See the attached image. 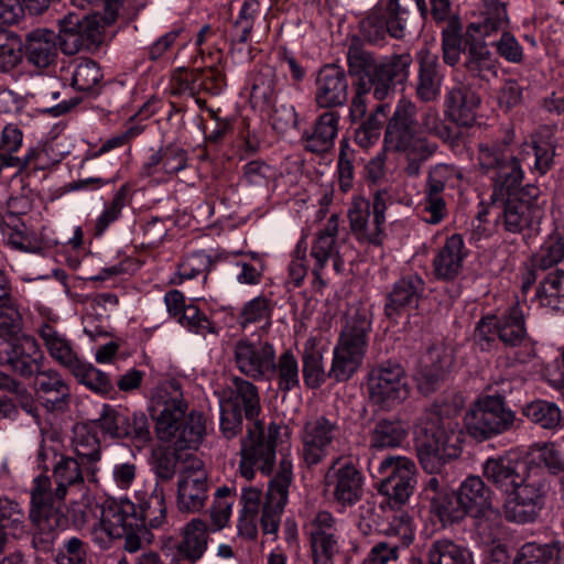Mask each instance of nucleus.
I'll list each match as a JSON object with an SVG mask.
<instances>
[{
	"instance_id": "f257e3e1",
	"label": "nucleus",
	"mask_w": 564,
	"mask_h": 564,
	"mask_svg": "<svg viewBox=\"0 0 564 564\" xmlns=\"http://www.w3.org/2000/svg\"><path fill=\"white\" fill-rule=\"evenodd\" d=\"M371 313L369 307L356 302L347 307L345 325L334 347L332 368L326 373L323 365V352L315 337H310L303 346V377L307 387L319 388L327 377L337 382L346 381L360 367L368 346L371 330Z\"/></svg>"
},
{
	"instance_id": "f03ea898",
	"label": "nucleus",
	"mask_w": 564,
	"mask_h": 564,
	"mask_svg": "<svg viewBox=\"0 0 564 564\" xmlns=\"http://www.w3.org/2000/svg\"><path fill=\"white\" fill-rule=\"evenodd\" d=\"M151 415L160 441L171 444L176 452L196 449L206 433V421L200 412L185 415L187 403L181 387L169 381L158 387L151 399Z\"/></svg>"
},
{
	"instance_id": "7ed1b4c3",
	"label": "nucleus",
	"mask_w": 564,
	"mask_h": 564,
	"mask_svg": "<svg viewBox=\"0 0 564 564\" xmlns=\"http://www.w3.org/2000/svg\"><path fill=\"white\" fill-rule=\"evenodd\" d=\"M348 74L352 84L365 83L375 87V99L382 101L395 93L397 84L408 80L413 62L409 53L392 54L378 59L358 40L347 48Z\"/></svg>"
},
{
	"instance_id": "20e7f679",
	"label": "nucleus",
	"mask_w": 564,
	"mask_h": 564,
	"mask_svg": "<svg viewBox=\"0 0 564 564\" xmlns=\"http://www.w3.org/2000/svg\"><path fill=\"white\" fill-rule=\"evenodd\" d=\"M93 538L101 547H108L111 540L123 539V549L129 553L138 552L142 542L151 541V533L143 528L137 506L129 499L107 500L101 518L93 530Z\"/></svg>"
},
{
	"instance_id": "39448f33",
	"label": "nucleus",
	"mask_w": 564,
	"mask_h": 564,
	"mask_svg": "<svg viewBox=\"0 0 564 564\" xmlns=\"http://www.w3.org/2000/svg\"><path fill=\"white\" fill-rule=\"evenodd\" d=\"M423 424L424 437L416 445L419 463L426 473L436 475L460 455L462 432L456 423L435 412L426 413Z\"/></svg>"
},
{
	"instance_id": "423d86ee",
	"label": "nucleus",
	"mask_w": 564,
	"mask_h": 564,
	"mask_svg": "<svg viewBox=\"0 0 564 564\" xmlns=\"http://www.w3.org/2000/svg\"><path fill=\"white\" fill-rule=\"evenodd\" d=\"M498 338L507 347H522L516 360L525 364L536 355L528 336L522 307L517 303L499 316L482 317L476 325L474 339L481 350H488Z\"/></svg>"
},
{
	"instance_id": "0eeeda50",
	"label": "nucleus",
	"mask_w": 564,
	"mask_h": 564,
	"mask_svg": "<svg viewBox=\"0 0 564 564\" xmlns=\"http://www.w3.org/2000/svg\"><path fill=\"white\" fill-rule=\"evenodd\" d=\"M501 386H508V389L502 387L495 394L477 399L465 414V427L475 440L485 441L514 427L516 413L505 401L510 382L502 380Z\"/></svg>"
},
{
	"instance_id": "6e6552de",
	"label": "nucleus",
	"mask_w": 564,
	"mask_h": 564,
	"mask_svg": "<svg viewBox=\"0 0 564 564\" xmlns=\"http://www.w3.org/2000/svg\"><path fill=\"white\" fill-rule=\"evenodd\" d=\"M477 161L484 173H491L494 203L506 197L519 196L523 192L522 167L518 158L507 153V144L480 143Z\"/></svg>"
},
{
	"instance_id": "1a4fd4ad",
	"label": "nucleus",
	"mask_w": 564,
	"mask_h": 564,
	"mask_svg": "<svg viewBox=\"0 0 564 564\" xmlns=\"http://www.w3.org/2000/svg\"><path fill=\"white\" fill-rule=\"evenodd\" d=\"M417 111V106L412 100H398L384 131L386 150L417 152L423 159L431 158L436 152V143L419 135Z\"/></svg>"
},
{
	"instance_id": "9d476101",
	"label": "nucleus",
	"mask_w": 564,
	"mask_h": 564,
	"mask_svg": "<svg viewBox=\"0 0 564 564\" xmlns=\"http://www.w3.org/2000/svg\"><path fill=\"white\" fill-rule=\"evenodd\" d=\"M280 431L281 425L276 422H271L267 430L259 420L248 425L240 447L239 471L243 478L252 479L257 470L264 475L273 471Z\"/></svg>"
},
{
	"instance_id": "9b49d317",
	"label": "nucleus",
	"mask_w": 564,
	"mask_h": 564,
	"mask_svg": "<svg viewBox=\"0 0 564 564\" xmlns=\"http://www.w3.org/2000/svg\"><path fill=\"white\" fill-rule=\"evenodd\" d=\"M62 500L51 490L48 477L34 479L29 518L39 531V535L33 539L35 546L48 549L55 539V530L66 525Z\"/></svg>"
},
{
	"instance_id": "f8f14e48",
	"label": "nucleus",
	"mask_w": 564,
	"mask_h": 564,
	"mask_svg": "<svg viewBox=\"0 0 564 564\" xmlns=\"http://www.w3.org/2000/svg\"><path fill=\"white\" fill-rule=\"evenodd\" d=\"M499 202L502 205L496 225L507 232L522 234L534 229L543 217L544 200L535 185L528 184L519 196L506 197Z\"/></svg>"
},
{
	"instance_id": "ddd939ff",
	"label": "nucleus",
	"mask_w": 564,
	"mask_h": 564,
	"mask_svg": "<svg viewBox=\"0 0 564 564\" xmlns=\"http://www.w3.org/2000/svg\"><path fill=\"white\" fill-rule=\"evenodd\" d=\"M377 488L392 506L404 505L416 486L415 463L405 456L389 455L377 467Z\"/></svg>"
},
{
	"instance_id": "4468645a",
	"label": "nucleus",
	"mask_w": 564,
	"mask_h": 564,
	"mask_svg": "<svg viewBox=\"0 0 564 564\" xmlns=\"http://www.w3.org/2000/svg\"><path fill=\"white\" fill-rule=\"evenodd\" d=\"M324 486L334 503L351 508L364 497L365 477L351 460L337 457L325 473Z\"/></svg>"
},
{
	"instance_id": "2eb2a0df",
	"label": "nucleus",
	"mask_w": 564,
	"mask_h": 564,
	"mask_svg": "<svg viewBox=\"0 0 564 564\" xmlns=\"http://www.w3.org/2000/svg\"><path fill=\"white\" fill-rule=\"evenodd\" d=\"M411 0H388L384 9L370 12L360 22V32L366 41L378 44L387 35L401 40L405 36Z\"/></svg>"
},
{
	"instance_id": "dca6fc26",
	"label": "nucleus",
	"mask_w": 564,
	"mask_h": 564,
	"mask_svg": "<svg viewBox=\"0 0 564 564\" xmlns=\"http://www.w3.org/2000/svg\"><path fill=\"white\" fill-rule=\"evenodd\" d=\"M274 349L268 340L240 338L232 345L231 361L247 378L256 381L271 380Z\"/></svg>"
},
{
	"instance_id": "f3484780",
	"label": "nucleus",
	"mask_w": 564,
	"mask_h": 564,
	"mask_svg": "<svg viewBox=\"0 0 564 564\" xmlns=\"http://www.w3.org/2000/svg\"><path fill=\"white\" fill-rule=\"evenodd\" d=\"M367 388L370 400L388 409L401 403L409 395L402 366L391 361L382 362L371 369Z\"/></svg>"
},
{
	"instance_id": "a211bd4d",
	"label": "nucleus",
	"mask_w": 564,
	"mask_h": 564,
	"mask_svg": "<svg viewBox=\"0 0 564 564\" xmlns=\"http://www.w3.org/2000/svg\"><path fill=\"white\" fill-rule=\"evenodd\" d=\"M104 30L98 15L69 12L58 20L57 44L64 54L74 55L100 43Z\"/></svg>"
},
{
	"instance_id": "6ab92c4d",
	"label": "nucleus",
	"mask_w": 564,
	"mask_h": 564,
	"mask_svg": "<svg viewBox=\"0 0 564 564\" xmlns=\"http://www.w3.org/2000/svg\"><path fill=\"white\" fill-rule=\"evenodd\" d=\"M339 436V426L323 415L305 421L300 432L301 456L307 467L321 464L330 453Z\"/></svg>"
},
{
	"instance_id": "aec40b11",
	"label": "nucleus",
	"mask_w": 564,
	"mask_h": 564,
	"mask_svg": "<svg viewBox=\"0 0 564 564\" xmlns=\"http://www.w3.org/2000/svg\"><path fill=\"white\" fill-rule=\"evenodd\" d=\"M339 231V219L336 214H333L319 229L312 242L310 256L313 260L312 275L314 284L319 288L326 286L327 282L323 278L324 269L328 261L332 262L334 271L340 273L344 268V259L339 252V242L337 239Z\"/></svg>"
},
{
	"instance_id": "412c9836",
	"label": "nucleus",
	"mask_w": 564,
	"mask_h": 564,
	"mask_svg": "<svg viewBox=\"0 0 564 564\" xmlns=\"http://www.w3.org/2000/svg\"><path fill=\"white\" fill-rule=\"evenodd\" d=\"M313 564H334L338 553V521L327 510L317 511L306 524Z\"/></svg>"
},
{
	"instance_id": "4be33fe9",
	"label": "nucleus",
	"mask_w": 564,
	"mask_h": 564,
	"mask_svg": "<svg viewBox=\"0 0 564 564\" xmlns=\"http://www.w3.org/2000/svg\"><path fill=\"white\" fill-rule=\"evenodd\" d=\"M484 477L503 495L536 480L525 464L510 456L490 457L482 465Z\"/></svg>"
},
{
	"instance_id": "5701e85b",
	"label": "nucleus",
	"mask_w": 564,
	"mask_h": 564,
	"mask_svg": "<svg viewBox=\"0 0 564 564\" xmlns=\"http://www.w3.org/2000/svg\"><path fill=\"white\" fill-rule=\"evenodd\" d=\"M43 359L37 341L30 336L6 343L0 349V364L7 365L22 378L35 376L42 369Z\"/></svg>"
},
{
	"instance_id": "b1692460",
	"label": "nucleus",
	"mask_w": 564,
	"mask_h": 564,
	"mask_svg": "<svg viewBox=\"0 0 564 564\" xmlns=\"http://www.w3.org/2000/svg\"><path fill=\"white\" fill-rule=\"evenodd\" d=\"M505 496V519L519 524L531 523L536 519L542 506L543 486L536 479Z\"/></svg>"
},
{
	"instance_id": "393cba45",
	"label": "nucleus",
	"mask_w": 564,
	"mask_h": 564,
	"mask_svg": "<svg viewBox=\"0 0 564 564\" xmlns=\"http://www.w3.org/2000/svg\"><path fill=\"white\" fill-rule=\"evenodd\" d=\"M415 59L417 64L413 83L415 96L422 102H433L438 99L444 80L438 55L429 48H421Z\"/></svg>"
},
{
	"instance_id": "a878e982",
	"label": "nucleus",
	"mask_w": 564,
	"mask_h": 564,
	"mask_svg": "<svg viewBox=\"0 0 564 564\" xmlns=\"http://www.w3.org/2000/svg\"><path fill=\"white\" fill-rule=\"evenodd\" d=\"M207 474L202 463L195 460L180 474L177 484V506L183 512H197L207 500Z\"/></svg>"
},
{
	"instance_id": "bb28decb",
	"label": "nucleus",
	"mask_w": 564,
	"mask_h": 564,
	"mask_svg": "<svg viewBox=\"0 0 564 564\" xmlns=\"http://www.w3.org/2000/svg\"><path fill=\"white\" fill-rule=\"evenodd\" d=\"M315 102L319 108L341 107L348 99L345 70L334 64L323 66L315 79Z\"/></svg>"
},
{
	"instance_id": "cd10ccee",
	"label": "nucleus",
	"mask_w": 564,
	"mask_h": 564,
	"mask_svg": "<svg viewBox=\"0 0 564 564\" xmlns=\"http://www.w3.org/2000/svg\"><path fill=\"white\" fill-rule=\"evenodd\" d=\"M479 105V96L458 80L445 94L444 115L458 126L470 127L476 121Z\"/></svg>"
},
{
	"instance_id": "c85d7f7f",
	"label": "nucleus",
	"mask_w": 564,
	"mask_h": 564,
	"mask_svg": "<svg viewBox=\"0 0 564 564\" xmlns=\"http://www.w3.org/2000/svg\"><path fill=\"white\" fill-rule=\"evenodd\" d=\"M34 392L41 404L51 412L67 410L70 388L56 370H41L35 375Z\"/></svg>"
},
{
	"instance_id": "c756f323",
	"label": "nucleus",
	"mask_w": 564,
	"mask_h": 564,
	"mask_svg": "<svg viewBox=\"0 0 564 564\" xmlns=\"http://www.w3.org/2000/svg\"><path fill=\"white\" fill-rule=\"evenodd\" d=\"M349 227L358 242L380 246L383 242V224L372 217L370 220V202L364 197H354L348 209Z\"/></svg>"
},
{
	"instance_id": "7c9ffc66",
	"label": "nucleus",
	"mask_w": 564,
	"mask_h": 564,
	"mask_svg": "<svg viewBox=\"0 0 564 564\" xmlns=\"http://www.w3.org/2000/svg\"><path fill=\"white\" fill-rule=\"evenodd\" d=\"M467 249L460 235L454 234L445 240L433 258V274L443 281L455 280L463 270Z\"/></svg>"
},
{
	"instance_id": "2f4dec72",
	"label": "nucleus",
	"mask_w": 564,
	"mask_h": 564,
	"mask_svg": "<svg viewBox=\"0 0 564 564\" xmlns=\"http://www.w3.org/2000/svg\"><path fill=\"white\" fill-rule=\"evenodd\" d=\"M499 62L482 39L466 34L463 66L474 78L489 82L498 76Z\"/></svg>"
},
{
	"instance_id": "473e14b6",
	"label": "nucleus",
	"mask_w": 564,
	"mask_h": 564,
	"mask_svg": "<svg viewBox=\"0 0 564 564\" xmlns=\"http://www.w3.org/2000/svg\"><path fill=\"white\" fill-rule=\"evenodd\" d=\"M188 155L185 149L175 143L161 147L148 156L141 166L143 177L162 180V175L172 176L187 166Z\"/></svg>"
},
{
	"instance_id": "72a5a7b5",
	"label": "nucleus",
	"mask_w": 564,
	"mask_h": 564,
	"mask_svg": "<svg viewBox=\"0 0 564 564\" xmlns=\"http://www.w3.org/2000/svg\"><path fill=\"white\" fill-rule=\"evenodd\" d=\"M58 47L56 33L48 29L29 32L22 43L26 61L37 68L52 65L57 57Z\"/></svg>"
},
{
	"instance_id": "f704fd0d",
	"label": "nucleus",
	"mask_w": 564,
	"mask_h": 564,
	"mask_svg": "<svg viewBox=\"0 0 564 564\" xmlns=\"http://www.w3.org/2000/svg\"><path fill=\"white\" fill-rule=\"evenodd\" d=\"M339 119V113L333 110L319 115L312 129L302 134L303 148L315 154L328 152L338 134Z\"/></svg>"
},
{
	"instance_id": "c9c22d12",
	"label": "nucleus",
	"mask_w": 564,
	"mask_h": 564,
	"mask_svg": "<svg viewBox=\"0 0 564 564\" xmlns=\"http://www.w3.org/2000/svg\"><path fill=\"white\" fill-rule=\"evenodd\" d=\"M554 133L553 128L549 126L540 127L532 135L531 143H523L519 155V163L525 162L529 158H534V167L544 174L551 166L554 156Z\"/></svg>"
},
{
	"instance_id": "e433bc0d",
	"label": "nucleus",
	"mask_w": 564,
	"mask_h": 564,
	"mask_svg": "<svg viewBox=\"0 0 564 564\" xmlns=\"http://www.w3.org/2000/svg\"><path fill=\"white\" fill-rule=\"evenodd\" d=\"M423 289L424 282L416 274L398 281L386 302L384 313L387 317L397 319L405 307L416 305Z\"/></svg>"
},
{
	"instance_id": "4c0bfd02",
	"label": "nucleus",
	"mask_w": 564,
	"mask_h": 564,
	"mask_svg": "<svg viewBox=\"0 0 564 564\" xmlns=\"http://www.w3.org/2000/svg\"><path fill=\"white\" fill-rule=\"evenodd\" d=\"M510 21L507 14L506 3L500 0H488L485 3V10L481 12V20L469 23L466 28V34L486 41L499 32L501 34L509 28Z\"/></svg>"
},
{
	"instance_id": "58836bf2",
	"label": "nucleus",
	"mask_w": 564,
	"mask_h": 564,
	"mask_svg": "<svg viewBox=\"0 0 564 564\" xmlns=\"http://www.w3.org/2000/svg\"><path fill=\"white\" fill-rule=\"evenodd\" d=\"M72 447L86 466L87 473L94 477L97 471L95 465L101 458L100 441L96 430L84 423L76 424L73 429Z\"/></svg>"
},
{
	"instance_id": "ea45409f",
	"label": "nucleus",
	"mask_w": 564,
	"mask_h": 564,
	"mask_svg": "<svg viewBox=\"0 0 564 564\" xmlns=\"http://www.w3.org/2000/svg\"><path fill=\"white\" fill-rule=\"evenodd\" d=\"M37 332L50 356L59 365L72 371L80 359L66 336L47 322H43Z\"/></svg>"
},
{
	"instance_id": "a19ab883",
	"label": "nucleus",
	"mask_w": 564,
	"mask_h": 564,
	"mask_svg": "<svg viewBox=\"0 0 564 564\" xmlns=\"http://www.w3.org/2000/svg\"><path fill=\"white\" fill-rule=\"evenodd\" d=\"M25 514L21 506L8 498H0V554L11 539L19 540L26 534Z\"/></svg>"
},
{
	"instance_id": "79ce46f5",
	"label": "nucleus",
	"mask_w": 564,
	"mask_h": 564,
	"mask_svg": "<svg viewBox=\"0 0 564 564\" xmlns=\"http://www.w3.org/2000/svg\"><path fill=\"white\" fill-rule=\"evenodd\" d=\"M462 505L468 513L479 517L491 508V490L479 476H469L458 489Z\"/></svg>"
},
{
	"instance_id": "37998d69",
	"label": "nucleus",
	"mask_w": 564,
	"mask_h": 564,
	"mask_svg": "<svg viewBox=\"0 0 564 564\" xmlns=\"http://www.w3.org/2000/svg\"><path fill=\"white\" fill-rule=\"evenodd\" d=\"M427 564H475L473 553L449 539L432 541L425 551Z\"/></svg>"
},
{
	"instance_id": "c03bdc74",
	"label": "nucleus",
	"mask_w": 564,
	"mask_h": 564,
	"mask_svg": "<svg viewBox=\"0 0 564 564\" xmlns=\"http://www.w3.org/2000/svg\"><path fill=\"white\" fill-rule=\"evenodd\" d=\"M408 436V427L400 420H379L370 431L369 444L375 449L395 448Z\"/></svg>"
},
{
	"instance_id": "a18cd8bd",
	"label": "nucleus",
	"mask_w": 564,
	"mask_h": 564,
	"mask_svg": "<svg viewBox=\"0 0 564 564\" xmlns=\"http://www.w3.org/2000/svg\"><path fill=\"white\" fill-rule=\"evenodd\" d=\"M182 534L180 553L193 562L199 560L207 549V524L200 519H193L185 525Z\"/></svg>"
},
{
	"instance_id": "49530a36",
	"label": "nucleus",
	"mask_w": 564,
	"mask_h": 564,
	"mask_svg": "<svg viewBox=\"0 0 564 564\" xmlns=\"http://www.w3.org/2000/svg\"><path fill=\"white\" fill-rule=\"evenodd\" d=\"M139 518L142 519L143 528L158 529L162 527L166 519V505L164 490L155 484L151 494L139 505Z\"/></svg>"
},
{
	"instance_id": "de8ad7c7",
	"label": "nucleus",
	"mask_w": 564,
	"mask_h": 564,
	"mask_svg": "<svg viewBox=\"0 0 564 564\" xmlns=\"http://www.w3.org/2000/svg\"><path fill=\"white\" fill-rule=\"evenodd\" d=\"M79 463L76 458L62 456L55 464L53 469V479L56 484L55 495L59 499H64L67 488L78 486L84 482V475Z\"/></svg>"
},
{
	"instance_id": "09e8293b",
	"label": "nucleus",
	"mask_w": 564,
	"mask_h": 564,
	"mask_svg": "<svg viewBox=\"0 0 564 564\" xmlns=\"http://www.w3.org/2000/svg\"><path fill=\"white\" fill-rule=\"evenodd\" d=\"M232 384L231 399L235 401L232 408L240 410L242 408L245 416L252 422L256 421L261 411L258 388L252 382L239 377L232 380Z\"/></svg>"
},
{
	"instance_id": "8fccbe9b",
	"label": "nucleus",
	"mask_w": 564,
	"mask_h": 564,
	"mask_svg": "<svg viewBox=\"0 0 564 564\" xmlns=\"http://www.w3.org/2000/svg\"><path fill=\"white\" fill-rule=\"evenodd\" d=\"M538 297L544 307L564 312V271L547 273L540 284Z\"/></svg>"
},
{
	"instance_id": "3c124183",
	"label": "nucleus",
	"mask_w": 564,
	"mask_h": 564,
	"mask_svg": "<svg viewBox=\"0 0 564 564\" xmlns=\"http://www.w3.org/2000/svg\"><path fill=\"white\" fill-rule=\"evenodd\" d=\"M276 376L278 388L281 391H291L300 384V369L296 357L291 350L283 351L278 358L274 351V366L272 378Z\"/></svg>"
},
{
	"instance_id": "603ef678",
	"label": "nucleus",
	"mask_w": 564,
	"mask_h": 564,
	"mask_svg": "<svg viewBox=\"0 0 564 564\" xmlns=\"http://www.w3.org/2000/svg\"><path fill=\"white\" fill-rule=\"evenodd\" d=\"M6 241L12 249L30 253H41L44 249L59 243L56 239L46 238L43 232L37 236L33 231L19 229H9Z\"/></svg>"
},
{
	"instance_id": "864d4df0",
	"label": "nucleus",
	"mask_w": 564,
	"mask_h": 564,
	"mask_svg": "<svg viewBox=\"0 0 564 564\" xmlns=\"http://www.w3.org/2000/svg\"><path fill=\"white\" fill-rule=\"evenodd\" d=\"M193 86L191 87L187 79L180 84L177 93L189 90L191 95H194L195 88H199L209 95H219L225 86V75L216 66L207 67L205 69H198L193 74Z\"/></svg>"
},
{
	"instance_id": "5fc2aeb1",
	"label": "nucleus",
	"mask_w": 564,
	"mask_h": 564,
	"mask_svg": "<svg viewBox=\"0 0 564 564\" xmlns=\"http://www.w3.org/2000/svg\"><path fill=\"white\" fill-rule=\"evenodd\" d=\"M79 383L99 394H109L113 391L110 377L91 364L80 360L70 371Z\"/></svg>"
},
{
	"instance_id": "6e6d98bb",
	"label": "nucleus",
	"mask_w": 564,
	"mask_h": 564,
	"mask_svg": "<svg viewBox=\"0 0 564 564\" xmlns=\"http://www.w3.org/2000/svg\"><path fill=\"white\" fill-rule=\"evenodd\" d=\"M431 511L440 519L443 525L462 521L468 513L462 505L458 492H447L441 498H433Z\"/></svg>"
},
{
	"instance_id": "4d7b16f0",
	"label": "nucleus",
	"mask_w": 564,
	"mask_h": 564,
	"mask_svg": "<svg viewBox=\"0 0 564 564\" xmlns=\"http://www.w3.org/2000/svg\"><path fill=\"white\" fill-rule=\"evenodd\" d=\"M523 415L542 429L553 430L561 425L562 413L560 408L549 401L535 400L523 408Z\"/></svg>"
},
{
	"instance_id": "13d9d810",
	"label": "nucleus",
	"mask_w": 564,
	"mask_h": 564,
	"mask_svg": "<svg viewBox=\"0 0 564 564\" xmlns=\"http://www.w3.org/2000/svg\"><path fill=\"white\" fill-rule=\"evenodd\" d=\"M560 556V547L556 544H524L513 564H556Z\"/></svg>"
},
{
	"instance_id": "bf43d9fd",
	"label": "nucleus",
	"mask_w": 564,
	"mask_h": 564,
	"mask_svg": "<svg viewBox=\"0 0 564 564\" xmlns=\"http://www.w3.org/2000/svg\"><path fill=\"white\" fill-rule=\"evenodd\" d=\"M466 32L462 34L455 26H447L442 31L443 61L448 66H456L460 56L465 57Z\"/></svg>"
},
{
	"instance_id": "052dcab7",
	"label": "nucleus",
	"mask_w": 564,
	"mask_h": 564,
	"mask_svg": "<svg viewBox=\"0 0 564 564\" xmlns=\"http://www.w3.org/2000/svg\"><path fill=\"white\" fill-rule=\"evenodd\" d=\"M419 132L436 137L443 141L454 139L453 129L441 118L440 111L434 107H426L419 119Z\"/></svg>"
},
{
	"instance_id": "680f3d73",
	"label": "nucleus",
	"mask_w": 564,
	"mask_h": 564,
	"mask_svg": "<svg viewBox=\"0 0 564 564\" xmlns=\"http://www.w3.org/2000/svg\"><path fill=\"white\" fill-rule=\"evenodd\" d=\"M452 364V357L443 347H432L427 350L422 376L430 384L437 382Z\"/></svg>"
},
{
	"instance_id": "e2e57ef3",
	"label": "nucleus",
	"mask_w": 564,
	"mask_h": 564,
	"mask_svg": "<svg viewBox=\"0 0 564 564\" xmlns=\"http://www.w3.org/2000/svg\"><path fill=\"white\" fill-rule=\"evenodd\" d=\"M356 151L345 139L339 142V154L337 160V175L339 188L346 193L354 184Z\"/></svg>"
},
{
	"instance_id": "0e129e2a",
	"label": "nucleus",
	"mask_w": 564,
	"mask_h": 564,
	"mask_svg": "<svg viewBox=\"0 0 564 564\" xmlns=\"http://www.w3.org/2000/svg\"><path fill=\"white\" fill-rule=\"evenodd\" d=\"M128 193L129 186L123 184L115 193L111 202L105 205L104 212L96 220L95 232L97 236H101L112 223L119 219L126 205Z\"/></svg>"
},
{
	"instance_id": "69168bd1",
	"label": "nucleus",
	"mask_w": 564,
	"mask_h": 564,
	"mask_svg": "<svg viewBox=\"0 0 564 564\" xmlns=\"http://www.w3.org/2000/svg\"><path fill=\"white\" fill-rule=\"evenodd\" d=\"M531 453L550 474L564 475V456L554 443L534 444L531 447Z\"/></svg>"
},
{
	"instance_id": "338daca9",
	"label": "nucleus",
	"mask_w": 564,
	"mask_h": 564,
	"mask_svg": "<svg viewBox=\"0 0 564 564\" xmlns=\"http://www.w3.org/2000/svg\"><path fill=\"white\" fill-rule=\"evenodd\" d=\"M101 78L100 67L91 59H83L75 66L72 85L77 90L89 91L99 84Z\"/></svg>"
},
{
	"instance_id": "774afa93",
	"label": "nucleus",
	"mask_w": 564,
	"mask_h": 564,
	"mask_svg": "<svg viewBox=\"0 0 564 564\" xmlns=\"http://www.w3.org/2000/svg\"><path fill=\"white\" fill-rule=\"evenodd\" d=\"M564 258V241L561 237H550L533 257V265L546 270Z\"/></svg>"
}]
</instances>
